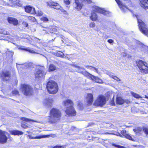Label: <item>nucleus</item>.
Returning a JSON list of instances; mask_svg holds the SVG:
<instances>
[{
  "mask_svg": "<svg viewBox=\"0 0 148 148\" xmlns=\"http://www.w3.org/2000/svg\"><path fill=\"white\" fill-rule=\"evenodd\" d=\"M50 116H47V121L51 123H55L59 120L61 116L60 111L57 109L53 108L50 111Z\"/></svg>",
  "mask_w": 148,
  "mask_h": 148,
  "instance_id": "nucleus-1",
  "label": "nucleus"
},
{
  "mask_svg": "<svg viewBox=\"0 0 148 148\" xmlns=\"http://www.w3.org/2000/svg\"><path fill=\"white\" fill-rule=\"evenodd\" d=\"M47 88L48 92L51 94H56L58 91V86L57 83L52 80L48 82Z\"/></svg>",
  "mask_w": 148,
  "mask_h": 148,
  "instance_id": "nucleus-2",
  "label": "nucleus"
},
{
  "mask_svg": "<svg viewBox=\"0 0 148 148\" xmlns=\"http://www.w3.org/2000/svg\"><path fill=\"white\" fill-rule=\"evenodd\" d=\"M133 16H135L137 18L138 25L140 30L144 34L148 36V30L146 28V26L142 21L138 18V15H133Z\"/></svg>",
  "mask_w": 148,
  "mask_h": 148,
  "instance_id": "nucleus-3",
  "label": "nucleus"
},
{
  "mask_svg": "<svg viewBox=\"0 0 148 148\" xmlns=\"http://www.w3.org/2000/svg\"><path fill=\"white\" fill-rule=\"evenodd\" d=\"M137 64L141 73H148V64L145 62L141 60L137 62Z\"/></svg>",
  "mask_w": 148,
  "mask_h": 148,
  "instance_id": "nucleus-4",
  "label": "nucleus"
},
{
  "mask_svg": "<svg viewBox=\"0 0 148 148\" xmlns=\"http://www.w3.org/2000/svg\"><path fill=\"white\" fill-rule=\"evenodd\" d=\"M47 5L50 7H53L54 9L57 10H60L65 14H67L66 11L63 9H61V7L58 3L54 2L52 1H50L47 2Z\"/></svg>",
  "mask_w": 148,
  "mask_h": 148,
  "instance_id": "nucleus-5",
  "label": "nucleus"
},
{
  "mask_svg": "<svg viewBox=\"0 0 148 148\" xmlns=\"http://www.w3.org/2000/svg\"><path fill=\"white\" fill-rule=\"evenodd\" d=\"M21 90L25 95H30L32 92V88L29 85L23 84L21 85Z\"/></svg>",
  "mask_w": 148,
  "mask_h": 148,
  "instance_id": "nucleus-6",
  "label": "nucleus"
},
{
  "mask_svg": "<svg viewBox=\"0 0 148 148\" xmlns=\"http://www.w3.org/2000/svg\"><path fill=\"white\" fill-rule=\"evenodd\" d=\"M106 99L105 96L102 95H99L95 101L94 105L95 106L101 107L104 105L106 103Z\"/></svg>",
  "mask_w": 148,
  "mask_h": 148,
  "instance_id": "nucleus-7",
  "label": "nucleus"
},
{
  "mask_svg": "<svg viewBox=\"0 0 148 148\" xmlns=\"http://www.w3.org/2000/svg\"><path fill=\"white\" fill-rule=\"evenodd\" d=\"M91 1V0H75V3L76 5L75 8L77 10H80L84 5V2L89 3Z\"/></svg>",
  "mask_w": 148,
  "mask_h": 148,
  "instance_id": "nucleus-8",
  "label": "nucleus"
},
{
  "mask_svg": "<svg viewBox=\"0 0 148 148\" xmlns=\"http://www.w3.org/2000/svg\"><path fill=\"white\" fill-rule=\"evenodd\" d=\"M44 70L45 68L44 66H41L38 67L35 74L36 77L39 78L43 77L46 74Z\"/></svg>",
  "mask_w": 148,
  "mask_h": 148,
  "instance_id": "nucleus-9",
  "label": "nucleus"
},
{
  "mask_svg": "<svg viewBox=\"0 0 148 148\" xmlns=\"http://www.w3.org/2000/svg\"><path fill=\"white\" fill-rule=\"evenodd\" d=\"M33 64L30 62L27 63L23 64H16V67L19 72L21 71L22 69L25 68H29L31 69L32 67H33Z\"/></svg>",
  "mask_w": 148,
  "mask_h": 148,
  "instance_id": "nucleus-10",
  "label": "nucleus"
},
{
  "mask_svg": "<svg viewBox=\"0 0 148 148\" xmlns=\"http://www.w3.org/2000/svg\"><path fill=\"white\" fill-rule=\"evenodd\" d=\"M7 134L6 132L0 130V143L4 144L7 142L8 138L6 135Z\"/></svg>",
  "mask_w": 148,
  "mask_h": 148,
  "instance_id": "nucleus-11",
  "label": "nucleus"
},
{
  "mask_svg": "<svg viewBox=\"0 0 148 148\" xmlns=\"http://www.w3.org/2000/svg\"><path fill=\"white\" fill-rule=\"evenodd\" d=\"M92 9L93 11L100 13L104 15H108L109 14L108 11L105 10L103 8H101L97 6L94 5L92 6Z\"/></svg>",
  "mask_w": 148,
  "mask_h": 148,
  "instance_id": "nucleus-12",
  "label": "nucleus"
},
{
  "mask_svg": "<svg viewBox=\"0 0 148 148\" xmlns=\"http://www.w3.org/2000/svg\"><path fill=\"white\" fill-rule=\"evenodd\" d=\"M66 114L70 116H75L76 114V112L72 106L67 107L65 111Z\"/></svg>",
  "mask_w": 148,
  "mask_h": 148,
  "instance_id": "nucleus-13",
  "label": "nucleus"
},
{
  "mask_svg": "<svg viewBox=\"0 0 148 148\" xmlns=\"http://www.w3.org/2000/svg\"><path fill=\"white\" fill-rule=\"evenodd\" d=\"M1 77L3 81L7 80L10 77V73L7 70L3 71L1 75Z\"/></svg>",
  "mask_w": 148,
  "mask_h": 148,
  "instance_id": "nucleus-14",
  "label": "nucleus"
},
{
  "mask_svg": "<svg viewBox=\"0 0 148 148\" xmlns=\"http://www.w3.org/2000/svg\"><path fill=\"white\" fill-rule=\"evenodd\" d=\"M53 100L52 99L47 98L45 99L43 101V105L47 107H51L52 106Z\"/></svg>",
  "mask_w": 148,
  "mask_h": 148,
  "instance_id": "nucleus-15",
  "label": "nucleus"
},
{
  "mask_svg": "<svg viewBox=\"0 0 148 148\" xmlns=\"http://www.w3.org/2000/svg\"><path fill=\"white\" fill-rule=\"evenodd\" d=\"M123 12H126L128 10L127 7L123 4L120 0H115Z\"/></svg>",
  "mask_w": 148,
  "mask_h": 148,
  "instance_id": "nucleus-16",
  "label": "nucleus"
},
{
  "mask_svg": "<svg viewBox=\"0 0 148 148\" xmlns=\"http://www.w3.org/2000/svg\"><path fill=\"white\" fill-rule=\"evenodd\" d=\"M86 100L88 105H90L91 104L93 101V96L90 93L88 94L86 97Z\"/></svg>",
  "mask_w": 148,
  "mask_h": 148,
  "instance_id": "nucleus-17",
  "label": "nucleus"
},
{
  "mask_svg": "<svg viewBox=\"0 0 148 148\" xmlns=\"http://www.w3.org/2000/svg\"><path fill=\"white\" fill-rule=\"evenodd\" d=\"M25 11L31 14H33L35 12V8L30 6H27L25 8Z\"/></svg>",
  "mask_w": 148,
  "mask_h": 148,
  "instance_id": "nucleus-18",
  "label": "nucleus"
},
{
  "mask_svg": "<svg viewBox=\"0 0 148 148\" xmlns=\"http://www.w3.org/2000/svg\"><path fill=\"white\" fill-rule=\"evenodd\" d=\"M140 1L141 7L145 9L148 8V0H140Z\"/></svg>",
  "mask_w": 148,
  "mask_h": 148,
  "instance_id": "nucleus-19",
  "label": "nucleus"
},
{
  "mask_svg": "<svg viewBox=\"0 0 148 148\" xmlns=\"http://www.w3.org/2000/svg\"><path fill=\"white\" fill-rule=\"evenodd\" d=\"M9 132L11 134L14 135H19L23 134V132L17 130H10Z\"/></svg>",
  "mask_w": 148,
  "mask_h": 148,
  "instance_id": "nucleus-20",
  "label": "nucleus"
},
{
  "mask_svg": "<svg viewBox=\"0 0 148 148\" xmlns=\"http://www.w3.org/2000/svg\"><path fill=\"white\" fill-rule=\"evenodd\" d=\"M8 22L10 23L16 25L18 24V21L15 18L12 17H8Z\"/></svg>",
  "mask_w": 148,
  "mask_h": 148,
  "instance_id": "nucleus-21",
  "label": "nucleus"
},
{
  "mask_svg": "<svg viewBox=\"0 0 148 148\" xmlns=\"http://www.w3.org/2000/svg\"><path fill=\"white\" fill-rule=\"evenodd\" d=\"M63 105L65 106H68L70 105V106L73 105V103L72 100L70 99H67L64 101L63 102Z\"/></svg>",
  "mask_w": 148,
  "mask_h": 148,
  "instance_id": "nucleus-22",
  "label": "nucleus"
},
{
  "mask_svg": "<svg viewBox=\"0 0 148 148\" xmlns=\"http://www.w3.org/2000/svg\"><path fill=\"white\" fill-rule=\"evenodd\" d=\"M121 133V134L126 138L129 140H133L132 136L126 133L125 130H124L122 131Z\"/></svg>",
  "mask_w": 148,
  "mask_h": 148,
  "instance_id": "nucleus-23",
  "label": "nucleus"
},
{
  "mask_svg": "<svg viewBox=\"0 0 148 148\" xmlns=\"http://www.w3.org/2000/svg\"><path fill=\"white\" fill-rule=\"evenodd\" d=\"M90 18L92 21H95L98 20V16L96 13L93 12L91 13Z\"/></svg>",
  "mask_w": 148,
  "mask_h": 148,
  "instance_id": "nucleus-24",
  "label": "nucleus"
},
{
  "mask_svg": "<svg viewBox=\"0 0 148 148\" xmlns=\"http://www.w3.org/2000/svg\"><path fill=\"white\" fill-rule=\"evenodd\" d=\"M79 73H82L85 76L87 77L88 78H90L91 79L93 75L90 74L89 73H88L86 71H78Z\"/></svg>",
  "mask_w": 148,
  "mask_h": 148,
  "instance_id": "nucleus-25",
  "label": "nucleus"
},
{
  "mask_svg": "<svg viewBox=\"0 0 148 148\" xmlns=\"http://www.w3.org/2000/svg\"><path fill=\"white\" fill-rule=\"evenodd\" d=\"M125 101L121 97H118L116 99V103L119 104H122Z\"/></svg>",
  "mask_w": 148,
  "mask_h": 148,
  "instance_id": "nucleus-26",
  "label": "nucleus"
},
{
  "mask_svg": "<svg viewBox=\"0 0 148 148\" xmlns=\"http://www.w3.org/2000/svg\"><path fill=\"white\" fill-rule=\"evenodd\" d=\"M21 120L22 121H25L28 122H37L38 123H40V122L38 121L34 120L33 119H28L25 117H23L21 118Z\"/></svg>",
  "mask_w": 148,
  "mask_h": 148,
  "instance_id": "nucleus-27",
  "label": "nucleus"
},
{
  "mask_svg": "<svg viewBox=\"0 0 148 148\" xmlns=\"http://www.w3.org/2000/svg\"><path fill=\"white\" fill-rule=\"evenodd\" d=\"M50 136H52V135H42L38 136L36 137H32V136H30V138H31L35 139V138H45L46 137H49Z\"/></svg>",
  "mask_w": 148,
  "mask_h": 148,
  "instance_id": "nucleus-28",
  "label": "nucleus"
},
{
  "mask_svg": "<svg viewBox=\"0 0 148 148\" xmlns=\"http://www.w3.org/2000/svg\"><path fill=\"white\" fill-rule=\"evenodd\" d=\"M91 79L93 81H95L96 82L100 84L103 83V81L101 79L94 75H93Z\"/></svg>",
  "mask_w": 148,
  "mask_h": 148,
  "instance_id": "nucleus-29",
  "label": "nucleus"
},
{
  "mask_svg": "<svg viewBox=\"0 0 148 148\" xmlns=\"http://www.w3.org/2000/svg\"><path fill=\"white\" fill-rule=\"evenodd\" d=\"M20 49L24 50L26 51H27L29 52L32 53H34V51L32 49H30L28 47H26V48L24 47H20L19 48Z\"/></svg>",
  "mask_w": 148,
  "mask_h": 148,
  "instance_id": "nucleus-30",
  "label": "nucleus"
},
{
  "mask_svg": "<svg viewBox=\"0 0 148 148\" xmlns=\"http://www.w3.org/2000/svg\"><path fill=\"white\" fill-rule=\"evenodd\" d=\"M56 69V67L53 64L50 65L49 67V71H53Z\"/></svg>",
  "mask_w": 148,
  "mask_h": 148,
  "instance_id": "nucleus-31",
  "label": "nucleus"
},
{
  "mask_svg": "<svg viewBox=\"0 0 148 148\" xmlns=\"http://www.w3.org/2000/svg\"><path fill=\"white\" fill-rule=\"evenodd\" d=\"M0 34H3L9 35V32H7L5 29H0Z\"/></svg>",
  "mask_w": 148,
  "mask_h": 148,
  "instance_id": "nucleus-32",
  "label": "nucleus"
},
{
  "mask_svg": "<svg viewBox=\"0 0 148 148\" xmlns=\"http://www.w3.org/2000/svg\"><path fill=\"white\" fill-rule=\"evenodd\" d=\"M132 94L134 97L136 99H139V98H141V97L139 95L135 92H132Z\"/></svg>",
  "mask_w": 148,
  "mask_h": 148,
  "instance_id": "nucleus-33",
  "label": "nucleus"
},
{
  "mask_svg": "<svg viewBox=\"0 0 148 148\" xmlns=\"http://www.w3.org/2000/svg\"><path fill=\"white\" fill-rule=\"evenodd\" d=\"M77 106L78 108L80 109H81L82 108L83 105L81 102L80 101H78L77 102Z\"/></svg>",
  "mask_w": 148,
  "mask_h": 148,
  "instance_id": "nucleus-34",
  "label": "nucleus"
},
{
  "mask_svg": "<svg viewBox=\"0 0 148 148\" xmlns=\"http://www.w3.org/2000/svg\"><path fill=\"white\" fill-rule=\"evenodd\" d=\"M41 21L43 22H47L49 20L46 17V15L45 16H43L40 18Z\"/></svg>",
  "mask_w": 148,
  "mask_h": 148,
  "instance_id": "nucleus-35",
  "label": "nucleus"
},
{
  "mask_svg": "<svg viewBox=\"0 0 148 148\" xmlns=\"http://www.w3.org/2000/svg\"><path fill=\"white\" fill-rule=\"evenodd\" d=\"M37 16H40L43 15V13L40 10H38L36 12H35Z\"/></svg>",
  "mask_w": 148,
  "mask_h": 148,
  "instance_id": "nucleus-36",
  "label": "nucleus"
},
{
  "mask_svg": "<svg viewBox=\"0 0 148 148\" xmlns=\"http://www.w3.org/2000/svg\"><path fill=\"white\" fill-rule=\"evenodd\" d=\"M19 94V92L18 91L16 90H14L12 91V95H18Z\"/></svg>",
  "mask_w": 148,
  "mask_h": 148,
  "instance_id": "nucleus-37",
  "label": "nucleus"
},
{
  "mask_svg": "<svg viewBox=\"0 0 148 148\" xmlns=\"http://www.w3.org/2000/svg\"><path fill=\"white\" fill-rule=\"evenodd\" d=\"M88 67H90V69L91 70H93V71H95L97 73H98V70L96 68L94 67H91V66H88Z\"/></svg>",
  "mask_w": 148,
  "mask_h": 148,
  "instance_id": "nucleus-38",
  "label": "nucleus"
},
{
  "mask_svg": "<svg viewBox=\"0 0 148 148\" xmlns=\"http://www.w3.org/2000/svg\"><path fill=\"white\" fill-rule=\"evenodd\" d=\"M10 2L12 4V5H15L16 1H17V0H9Z\"/></svg>",
  "mask_w": 148,
  "mask_h": 148,
  "instance_id": "nucleus-39",
  "label": "nucleus"
},
{
  "mask_svg": "<svg viewBox=\"0 0 148 148\" xmlns=\"http://www.w3.org/2000/svg\"><path fill=\"white\" fill-rule=\"evenodd\" d=\"M16 4L15 5H17L19 7L22 6V3L21 2L18 0H17V1H16Z\"/></svg>",
  "mask_w": 148,
  "mask_h": 148,
  "instance_id": "nucleus-40",
  "label": "nucleus"
},
{
  "mask_svg": "<svg viewBox=\"0 0 148 148\" xmlns=\"http://www.w3.org/2000/svg\"><path fill=\"white\" fill-rule=\"evenodd\" d=\"M112 145L118 148H124V147L122 146H121L117 145H116L114 144H112Z\"/></svg>",
  "mask_w": 148,
  "mask_h": 148,
  "instance_id": "nucleus-41",
  "label": "nucleus"
},
{
  "mask_svg": "<svg viewBox=\"0 0 148 148\" xmlns=\"http://www.w3.org/2000/svg\"><path fill=\"white\" fill-rule=\"evenodd\" d=\"M57 55L59 57H62L64 55L63 53L61 51H58L57 54Z\"/></svg>",
  "mask_w": 148,
  "mask_h": 148,
  "instance_id": "nucleus-42",
  "label": "nucleus"
},
{
  "mask_svg": "<svg viewBox=\"0 0 148 148\" xmlns=\"http://www.w3.org/2000/svg\"><path fill=\"white\" fill-rule=\"evenodd\" d=\"M143 131L148 136V128H143Z\"/></svg>",
  "mask_w": 148,
  "mask_h": 148,
  "instance_id": "nucleus-43",
  "label": "nucleus"
},
{
  "mask_svg": "<svg viewBox=\"0 0 148 148\" xmlns=\"http://www.w3.org/2000/svg\"><path fill=\"white\" fill-rule=\"evenodd\" d=\"M95 24L94 22H90L89 24V26L90 27H94L95 26Z\"/></svg>",
  "mask_w": 148,
  "mask_h": 148,
  "instance_id": "nucleus-44",
  "label": "nucleus"
},
{
  "mask_svg": "<svg viewBox=\"0 0 148 148\" xmlns=\"http://www.w3.org/2000/svg\"><path fill=\"white\" fill-rule=\"evenodd\" d=\"M112 78L114 79V80H116L118 82H119L121 81V80L119 78L115 76H114Z\"/></svg>",
  "mask_w": 148,
  "mask_h": 148,
  "instance_id": "nucleus-45",
  "label": "nucleus"
},
{
  "mask_svg": "<svg viewBox=\"0 0 148 148\" xmlns=\"http://www.w3.org/2000/svg\"><path fill=\"white\" fill-rule=\"evenodd\" d=\"M64 3L67 5H69L70 3V2L69 0H64Z\"/></svg>",
  "mask_w": 148,
  "mask_h": 148,
  "instance_id": "nucleus-46",
  "label": "nucleus"
},
{
  "mask_svg": "<svg viewBox=\"0 0 148 148\" xmlns=\"http://www.w3.org/2000/svg\"><path fill=\"white\" fill-rule=\"evenodd\" d=\"M73 66H74V67L78 69H83L84 70V69L83 67H81L80 68V67L78 66H76L75 65H73Z\"/></svg>",
  "mask_w": 148,
  "mask_h": 148,
  "instance_id": "nucleus-47",
  "label": "nucleus"
},
{
  "mask_svg": "<svg viewBox=\"0 0 148 148\" xmlns=\"http://www.w3.org/2000/svg\"><path fill=\"white\" fill-rule=\"evenodd\" d=\"M53 148H64V146H56L54 147Z\"/></svg>",
  "mask_w": 148,
  "mask_h": 148,
  "instance_id": "nucleus-48",
  "label": "nucleus"
},
{
  "mask_svg": "<svg viewBox=\"0 0 148 148\" xmlns=\"http://www.w3.org/2000/svg\"><path fill=\"white\" fill-rule=\"evenodd\" d=\"M21 126L24 128H27L28 127V126L27 125H24L23 124H22Z\"/></svg>",
  "mask_w": 148,
  "mask_h": 148,
  "instance_id": "nucleus-49",
  "label": "nucleus"
},
{
  "mask_svg": "<svg viewBox=\"0 0 148 148\" xmlns=\"http://www.w3.org/2000/svg\"><path fill=\"white\" fill-rule=\"evenodd\" d=\"M29 19L32 20L33 21H34L35 20V18L34 17L32 16L29 17Z\"/></svg>",
  "mask_w": 148,
  "mask_h": 148,
  "instance_id": "nucleus-50",
  "label": "nucleus"
},
{
  "mask_svg": "<svg viewBox=\"0 0 148 148\" xmlns=\"http://www.w3.org/2000/svg\"><path fill=\"white\" fill-rule=\"evenodd\" d=\"M108 41L110 43H111L113 42V41L112 39H109L108 40Z\"/></svg>",
  "mask_w": 148,
  "mask_h": 148,
  "instance_id": "nucleus-51",
  "label": "nucleus"
},
{
  "mask_svg": "<svg viewBox=\"0 0 148 148\" xmlns=\"http://www.w3.org/2000/svg\"><path fill=\"white\" fill-rule=\"evenodd\" d=\"M108 75L110 76V77L112 78H113V77L114 76L112 75L110 73H108Z\"/></svg>",
  "mask_w": 148,
  "mask_h": 148,
  "instance_id": "nucleus-52",
  "label": "nucleus"
},
{
  "mask_svg": "<svg viewBox=\"0 0 148 148\" xmlns=\"http://www.w3.org/2000/svg\"><path fill=\"white\" fill-rule=\"evenodd\" d=\"M137 134L138 133V131L136 130V129H134L133 130Z\"/></svg>",
  "mask_w": 148,
  "mask_h": 148,
  "instance_id": "nucleus-53",
  "label": "nucleus"
},
{
  "mask_svg": "<svg viewBox=\"0 0 148 148\" xmlns=\"http://www.w3.org/2000/svg\"><path fill=\"white\" fill-rule=\"evenodd\" d=\"M141 113L143 114H146V112H141Z\"/></svg>",
  "mask_w": 148,
  "mask_h": 148,
  "instance_id": "nucleus-54",
  "label": "nucleus"
},
{
  "mask_svg": "<svg viewBox=\"0 0 148 148\" xmlns=\"http://www.w3.org/2000/svg\"><path fill=\"white\" fill-rule=\"evenodd\" d=\"M129 102V101H128V100L127 101V103H128Z\"/></svg>",
  "mask_w": 148,
  "mask_h": 148,
  "instance_id": "nucleus-55",
  "label": "nucleus"
},
{
  "mask_svg": "<svg viewBox=\"0 0 148 148\" xmlns=\"http://www.w3.org/2000/svg\"><path fill=\"white\" fill-rule=\"evenodd\" d=\"M145 98H147L148 99V97H147V96H145Z\"/></svg>",
  "mask_w": 148,
  "mask_h": 148,
  "instance_id": "nucleus-56",
  "label": "nucleus"
},
{
  "mask_svg": "<svg viewBox=\"0 0 148 148\" xmlns=\"http://www.w3.org/2000/svg\"><path fill=\"white\" fill-rule=\"evenodd\" d=\"M10 139L11 140H12V138H10Z\"/></svg>",
  "mask_w": 148,
  "mask_h": 148,
  "instance_id": "nucleus-57",
  "label": "nucleus"
},
{
  "mask_svg": "<svg viewBox=\"0 0 148 148\" xmlns=\"http://www.w3.org/2000/svg\"><path fill=\"white\" fill-rule=\"evenodd\" d=\"M43 30H45V29H43Z\"/></svg>",
  "mask_w": 148,
  "mask_h": 148,
  "instance_id": "nucleus-58",
  "label": "nucleus"
}]
</instances>
